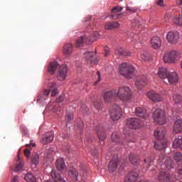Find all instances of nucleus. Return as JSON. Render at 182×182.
I'll return each mask as SVG.
<instances>
[{
	"instance_id": "obj_53",
	"label": "nucleus",
	"mask_w": 182,
	"mask_h": 182,
	"mask_svg": "<svg viewBox=\"0 0 182 182\" xmlns=\"http://www.w3.org/2000/svg\"><path fill=\"white\" fill-rule=\"evenodd\" d=\"M30 154H31V151L28 150V149H26L24 150V155L28 158V157H29Z\"/></svg>"
},
{
	"instance_id": "obj_20",
	"label": "nucleus",
	"mask_w": 182,
	"mask_h": 182,
	"mask_svg": "<svg viewBox=\"0 0 182 182\" xmlns=\"http://www.w3.org/2000/svg\"><path fill=\"white\" fill-rule=\"evenodd\" d=\"M95 132L97 134V136L100 141H105L106 139V134L105 133V131L103 130V127L101 125H98L95 127Z\"/></svg>"
},
{
	"instance_id": "obj_12",
	"label": "nucleus",
	"mask_w": 182,
	"mask_h": 182,
	"mask_svg": "<svg viewBox=\"0 0 182 182\" xmlns=\"http://www.w3.org/2000/svg\"><path fill=\"white\" fill-rule=\"evenodd\" d=\"M68 177L73 181H83L82 176H79V172L75 168H72L68 171Z\"/></svg>"
},
{
	"instance_id": "obj_59",
	"label": "nucleus",
	"mask_w": 182,
	"mask_h": 182,
	"mask_svg": "<svg viewBox=\"0 0 182 182\" xmlns=\"http://www.w3.org/2000/svg\"><path fill=\"white\" fill-rule=\"evenodd\" d=\"M92 141V139H88L87 137H86V139H85V143L87 144V142H90Z\"/></svg>"
},
{
	"instance_id": "obj_31",
	"label": "nucleus",
	"mask_w": 182,
	"mask_h": 182,
	"mask_svg": "<svg viewBox=\"0 0 182 182\" xmlns=\"http://www.w3.org/2000/svg\"><path fill=\"white\" fill-rule=\"evenodd\" d=\"M173 132L175 134H180L182 132V119H177L173 125Z\"/></svg>"
},
{
	"instance_id": "obj_8",
	"label": "nucleus",
	"mask_w": 182,
	"mask_h": 182,
	"mask_svg": "<svg viewBox=\"0 0 182 182\" xmlns=\"http://www.w3.org/2000/svg\"><path fill=\"white\" fill-rule=\"evenodd\" d=\"M84 58L87 60V65H98L99 60L97 59L96 54L93 52L87 51L84 53Z\"/></svg>"
},
{
	"instance_id": "obj_18",
	"label": "nucleus",
	"mask_w": 182,
	"mask_h": 182,
	"mask_svg": "<svg viewBox=\"0 0 182 182\" xmlns=\"http://www.w3.org/2000/svg\"><path fill=\"white\" fill-rule=\"evenodd\" d=\"M119 161L117 155H114L112 159H111L109 164L108 166L109 171L111 172H114L117 169L119 165Z\"/></svg>"
},
{
	"instance_id": "obj_44",
	"label": "nucleus",
	"mask_w": 182,
	"mask_h": 182,
	"mask_svg": "<svg viewBox=\"0 0 182 182\" xmlns=\"http://www.w3.org/2000/svg\"><path fill=\"white\" fill-rule=\"evenodd\" d=\"M141 58L144 61H149L151 60V57L147 52H144L142 54H141Z\"/></svg>"
},
{
	"instance_id": "obj_1",
	"label": "nucleus",
	"mask_w": 182,
	"mask_h": 182,
	"mask_svg": "<svg viewBox=\"0 0 182 182\" xmlns=\"http://www.w3.org/2000/svg\"><path fill=\"white\" fill-rule=\"evenodd\" d=\"M158 168L162 171H160L158 179L160 182H170L171 181V175L167 172V170H171L174 168V162L170 158L164 157V155H160L158 161Z\"/></svg>"
},
{
	"instance_id": "obj_16",
	"label": "nucleus",
	"mask_w": 182,
	"mask_h": 182,
	"mask_svg": "<svg viewBox=\"0 0 182 182\" xmlns=\"http://www.w3.org/2000/svg\"><path fill=\"white\" fill-rule=\"evenodd\" d=\"M122 11V7H120V6H116V7H114L112 10V15L111 18L114 20L121 18L123 15L121 14V11Z\"/></svg>"
},
{
	"instance_id": "obj_5",
	"label": "nucleus",
	"mask_w": 182,
	"mask_h": 182,
	"mask_svg": "<svg viewBox=\"0 0 182 182\" xmlns=\"http://www.w3.org/2000/svg\"><path fill=\"white\" fill-rule=\"evenodd\" d=\"M153 119L155 124L164 125L166 124V114L161 109H156L153 112Z\"/></svg>"
},
{
	"instance_id": "obj_56",
	"label": "nucleus",
	"mask_w": 182,
	"mask_h": 182,
	"mask_svg": "<svg viewBox=\"0 0 182 182\" xmlns=\"http://www.w3.org/2000/svg\"><path fill=\"white\" fill-rule=\"evenodd\" d=\"M19 178L17 176H15L11 179V182H18Z\"/></svg>"
},
{
	"instance_id": "obj_54",
	"label": "nucleus",
	"mask_w": 182,
	"mask_h": 182,
	"mask_svg": "<svg viewBox=\"0 0 182 182\" xmlns=\"http://www.w3.org/2000/svg\"><path fill=\"white\" fill-rule=\"evenodd\" d=\"M97 74L98 80L95 82V85H97V82H100L101 81V78H100V71H97Z\"/></svg>"
},
{
	"instance_id": "obj_47",
	"label": "nucleus",
	"mask_w": 182,
	"mask_h": 182,
	"mask_svg": "<svg viewBox=\"0 0 182 182\" xmlns=\"http://www.w3.org/2000/svg\"><path fill=\"white\" fill-rule=\"evenodd\" d=\"M74 117V114L73 112H67V114H65V120L67 122H70V120H73Z\"/></svg>"
},
{
	"instance_id": "obj_58",
	"label": "nucleus",
	"mask_w": 182,
	"mask_h": 182,
	"mask_svg": "<svg viewBox=\"0 0 182 182\" xmlns=\"http://www.w3.org/2000/svg\"><path fill=\"white\" fill-rule=\"evenodd\" d=\"M165 19L168 21L171 19V17H169V14H166Z\"/></svg>"
},
{
	"instance_id": "obj_62",
	"label": "nucleus",
	"mask_w": 182,
	"mask_h": 182,
	"mask_svg": "<svg viewBox=\"0 0 182 182\" xmlns=\"http://www.w3.org/2000/svg\"><path fill=\"white\" fill-rule=\"evenodd\" d=\"M122 144H124V142H122Z\"/></svg>"
},
{
	"instance_id": "obj_45",
	"label": "nucleus",
	"mask_w": 182,
	"mask_h": 182,
	"mask_svg": "<svg viewBox=\"0 0 182 182\" xmlns=\"http://www.w3.org/2000/svg\"><path fill=\"white\" fill-rule=\"evenodd\" d=\"M31 162L34 165L38 164V163H39V156H38V154H33V155H32Z\"/></svg>"
},
{
	"instance_id": "obj_11",
	"label": "nucleus",
	"mask_w": 182,
	"mask_h": 182,
	"mask_svg": "<svg viewBox=\"0 0 182 182\" xmlns=\"http://www.w3.org/2000/svg\"><path fill=\"white\" fill-rule=\"evenodd\" d=\"M116 97H117L116 90L108 91L103 95L105 103H110L113 102Z\"/></svg>"
},
{
	"instance_id": "obj_46",
	"label": "nucleus",
	"mask_w": 182,
	"mask_h": 182,
	"mask_svg": "<svg viewBox=\"0 0 182 182\" xmlns=\"http://www.w3.org/2000/svg\"><path fill=\"white\" fill-rule=\"evenodd\" d=\"M173 158L177 163L181 162L182 161V155L181 152H176L173 155Z\"/></svg>"
},
{
	"instance_id": "obj_24",
	"label": "nucleus",
	"mask_w": 182,
	"mask_h": 182,
	"mask_svg": "<svg viewBox=\"0 0 182 182\" xmlns=\"http://www.w3.org/2000/svg\"><path fill=\"white\" fill-rule=\"evenodd\" d=\"M100 33L97 31L93 32L90 36L87 34V38L85 39V43L87 45H90L93 41H96L100 38Z\"/></svg>"
},
{
	"instance_id": "obj_17",
	"label": "nucleus",
	"mask_w": 182,
	"mask_h": 182,
	"mask_svg": "<svg viewBox=\"0 0 182 182\" xmlns=\"http://www.w3.org/2000/svg\"><path fill=\"white\" fill-rule=\"evenodd\" d=\"M148 83V80L146 78L145 75H141L138 77L136 81V87L138 90H141L142 87L146 86Z\"/></svg>"
},
{
	"instance_id": "obj_34",
	"label": "nucleus",
	"mask_w": 182,
	"mask_h": 182,
	"mask_svg": "<svg viewBox=\"0 0 182 182\" xmlns=\"http://www.w3.org/2000/svg\"><path fill=\"white\" fill-rule=\"evenodd\" d=\"M114 53L116 55H118L120 57H129L130 56V54H131L130 52H127L122 48H117L114 51Z\"/></svg>"
},
{
	"instance_id": "obj_32",
	"label": "nucleus",
	"mask_w": 182,
	"mask_h": 182,
	"mask_svg": "<svg viewBox=\"0 0 182 182\" xmlns=\"http://www.w3.org/2000/svg\"><path fill=\"white\" fill-rule=\"evenodd\" d=\"M136 114L138 117H142V119H147V117H149V114L146 112V110L141 107L136 109Z\"/></svg>"
},
{
	"instance_id": "obj_51",
	"label": "nucleus",
	"mask_w": 182,
	"mask_h": 182,
	"mask_svg": "<svg viewBox=\"0 0 182 182\" xmlns=\"http://www.w3.org/2000/svg\"><path fill=\"white\" fill-rule=\"evenodd\" d=\"M127 11L131 13H136L137 11V9H135V7H127Z\"/></svg>"
},
{
	"instance_id": "obj_23",
	"label": "nucleus",
	"mask_w": 182,
	"mask_h": 182,
	"mask_svg": "<svg viewBox=\"0 0 182 182\" xmlns=\"http://www.w3.org/2000/svg\"><path fill=\"white\" fill-rule=\"evenodd\" d=\"M151 46L154 49L158 50L161 46V41L159 37L154 36L150 41Z\"/></svg>"
},
{
	"instance_id": "obj_27",
	"label": "nucleus",
	"mask_w": 182,
	"mask_h": 182,
	"mask_svg": "<svg viewBox=\"0 0 182 182\" xmlns=\"http://www.w3.org/2000/svg\"><path fill=\"white\" fill-rule=\"evenodd\" d=\"M73 53V46L71 43H67L63 47V55L65 57H70Z\"/></svg>"
},
{
	"instance_id": "obj_6",
	"label": "nucleus",
	"mask_w": 182,
	"mask_h": 182,
	"mask_svg": "<svg viewBox=\"0 0 182 182\" xmlns=\"http://www.w3.org/2000/svg\"><path fill=\"white\" fill-rule=\"evenodd\" d=\"M178 60H180V53L176 50L166 53L164 56V61L165 63H176Z\"/></svg>"
},
{
	"instance_id": "obj_7",
	"label": "nucleus",
	"mask_w": 182,
	"mask_h": 182,
	"mask_svg": "<svg viewBox=\"0 0 182 182\" xmlns=\"http://www.w3.org/2000/svg\"><path fill=\"white\" fill-rule=\"evenodd\" d=\"M144 125V121L139 118H129L127 120V127L131 129H136Z\"/></svg>"
},
{
	"instance_id": "obj_30",
	"label": "nucleus",
	"mask_w": 182,
	"mask_h": 182,
	"mask_svg": "<svg viewBox=\"0 0 182 182\" xmlns=\"http://www.w3.org/2000/svg\"><path fill=\"white\" fill-rule=\"evenodd\" d=\"M87 38H88L87 33L80 36L79 38L75 41L76 48H80L81 46H83L85 42L86 43V39Z\"/></svg>"
},
{
	"instance_id": "obj_25",
	"label": "nucleus",
	"mask_w": 182,
	"mask_h": 182,
	"mask_svg": "<svg viewBox=\"0 0 182 182\" xmlns=\"http://www.w3.org/2000/svg\"><path fill=\"white\" fill-rule=\"evenodd\" d=\"M172 101L178 108H182V97L180 94H173L172 96Z\"/></svg>"
},
{
	"instance_id": "obj_42",
	"label": "nucleus",
	"mask_w": 182,
	"mask_h": 182,
	"mask_svg": "<svg viewBox=\"0 0 182 182\" xmlns=\"http://www.w3.org/2000/svg\"><path fill=\"white\" fill-rule=\"evenodd\" d=\"M24 179L28 182H36L35 176L31 173H28L25 175Z\"/></svg>"
},
{
	"instance_id": "obj_35",
	"label": "nucleus",
	"mask_w": 182,
	"mask_h": 182,
	"mask_svg": "<svg viewBox=\"0 0 182 182\" xmlns=\"http://www.w3.org/2000/svg\"><path fill=\"white\" fill-rule=\"evenodd\" d=\"M52 178L54 180L55 182H65L64 178L55 171H52L50 174Z\"/></svg>"
},
{
	"instance_id": "obj_40",
	"label": "nucleus",
	"mask_w": 182,
	"mask_h": 182,
	"mask_svg": "<svg viewBox=\"0 0 182 182\" xmlns=\"http://www.w3.org/2000/svg\"><path fill=\"white\" fill-rule=\"evenodd\" d=\"M17 163L18 164L14 168V171L16 172L22 171L24 164H23V162L21 161V159H20L19 156L18 157Z\"/></svg>"
},
{
	"instance_id": "obj_48",
	"label": "nucleus",
	"mask_w": 182,
	"mask_h": 182,
	"mask_svg": "<svg viewBox=\"0 0 182 182\" xmlns=\"http://www.w3.org/2000/svg\"><path fill=\"white\" fill-rule=\"evenodd\" d=\"M77 128L80 129V130H82L83 129V127H84V124H83V122L80 119H78L77 120Z\"/></svg>"
},
{
	"instance_id": "obj_39",
	"label": "nucleus",
	"mask_w": 182,
	"mask_h": 182,
	"mask_svg": "<svg viewBox=\"0 0 182 182\" xmlns=\"http://www.w3.org/2000/svg\"><path fill=\"white\" fill-rule=\"evenodd\" d=\"M129 160H130L131 163L134 165L140 164L139 158H137L136 155H134V154H131L129 155Z\"/></svg>"
},
{
	"instance_id": "obj_26",
	"label": "nucleus",
	"mask_w": 182,
	"mask_h": 182,
	"mask_svg": "<svg viewBox=\"0 0 182 182\" xmlns=\"http://www.w3.org/2000/svg\"><path fill=\"white\" fill-rule=\"evenodd\" d=\"M53 138H54L53 132H47L46 134V136L44 137H43L41 142L44 145L47 144H50L53 141Z\"/></svg>"
},
{
	"instance_id": "obj_29",
	"label": "nucleus",
	"mask_w": 182,
	"mask_h": 182,
	"mask_svg": "<svg viewBox=\"0 0 182 182\" xmlns=\"http://www.w3.org/2000/svg\"><path fill=\"white\" fill-rule=\"evenodd\" d=\"M55 166L57 169L62 173L66 171V166H65L64 159H57Z\"/></svg>"
},
{
	"instance_id": "obj_3",
	"label": "nucleus",
	"mask_w": 182,
	"mask_h": 182,
	"mask_svg": "<svg viewBox=\"0 0 182 182\" xmlns=\"http://www.w3.org/2000/svg\"><path fill=\"white\" fill-rule=\"evenodd\" d=\"M49 90H44L40 93L37 97V102H42L44 100H47L48 96L51 92V96L55 97L58 94V91L56 87V82H51L49 84Z\"/></svg>"
},
{
	"instance_id": "obj_28",
	"label": "nucleus",
	"mask_w": 182,
	"mask_h": 182,
	"mask_svg": "<svg viewBox=\"0 0 182 182\" xmlns=\"http://www.w3.org/2000/svg\"><path fill=\"white\" fill-rule=\"evenodd\" d=\"M147 97L153 102H160L161 100V95L156 93L154 91L149 92L147 93Z\"/></svg>"
},
{
	"instance_id": "obj_36",
	"label": "nucleus",
	"mask_w": 182,
	"mask_h": 182,
	"mask_svg": "<svg viewBox=\"0 0 182 182\" xmlns=\"http://www.w3.org/2000/svg\"><path fill=\"white\" fill-rule=\"evenodd\" d=\"M168 146V142L166 141H156L154 143V148L156 150H164Z\"/></svg>"
},
{
	"instance_id": "obj_13",
	"label": "nucleus",
	"mask_w": 182,
	"mask_h": 182,
	"mask_svg": "<svg viewBox=\"0 0 182 182\" xmlns=\"http://www.w3.org/2000/svg\"><path fill=\"white\" fill-rule=\"evenodd\" d=\"M180 36L178 32H168L166 35V39L169 43H177Z\"/></svg>"
},
{
	"instance_id": "obj_14",
	"label": "nucleus",
	"mask_w": 182,
	"mask_h": 182,
	"mask_svg": "<svg viewBox=\"0 0 182 182\" xmlns=\"http://www.w3.org/2000/svg\"><path fill=\"white\" fill-rule=\"evenodd\" d=\"M166 130L161 127H158L154 132V138L157 140H162L165 138Z\"/></svg>"
},
{
	"instance_id": "obj_49",
	"label": "nucleus",
	"mask_w": 182,
	"mask_h": 182,
	"mask_svg": "<svg viewBox=\"0 0 182 182\" xmlns=\"http://www.w3.org/2000/svg\"><path fill=\"white\" fill-rule=\"evenodd\" d=\"M110 54L109 48L107 46L104 48V55L105 57H108Z\"/></svg>"
},
{
	"instance_id": "obj_37",
	"label": "nucleus",
	"mask_w": 182,
	"mask_h": 182,
	"mask_svg": "<svg viewBox=\"0 0 182 182\" xmlns=\"http://www.w3.org/2000/svg\"><path fill=\"white\" fill-rule=\"evenodd\" d=\"M59 64L58 62H52L49 64L48 71L50 75H54Z\"/></svg>"
},
{
	"instance_id": "obj_43",
	"label": "nucleus",
	"mask_w": 182,
	"mask_h": 182,
	"mask_svg": "<svg viewBox=\"0 0 182 182\" xmlns=\"http://www.w3.org/2000/svg\"><path fill=\"white\" fill-rule=\"evenodd\" d=\"M112 141L114 143H119L121 140L119 139V134L117 132H113L111 136Z\"/></svg>"
},
{
	"instance_id": "obj_50",
	"label": "nucleus",
	"mask_w": 182,
	"mask_h": 182,
	"mask_svg": "<svg viewBox=\"0 0 182 182\" xmlns=\"http://www.w3.org/2000/svg\"><path fill=\"white\" fill-rule=\"evenodd\" d=\"M132 26L133 27H140V22L137 19H134L132 21Z\"/></svg>"
},
{
	"instance_id": "obj_57",
	"label": "nucleus",
	"mask_w": 182,
	"mask_h": 182,
	"mask_svg": "<svg viewBox=\"0 0 182 182\" xmlns=\"http://www.w3.org/2000/svg\"><path fill=\"white\" fill-rule=\"evenodd\" d=\"M176 4L178 6H182V0H176Z\"/></svg>"
},
{
	"instance_id": "obj_10",
	"label": "nucleus",
	"mask_w": 182,
	"mask_h": 182,
	"mask_svg": "<svg viewBox=\"0 0 182 182\" xmlns=\"http://www.w3.org/2000/svg\"><path fill=\"white\" fill-rule=\"evenodd\" d=\"M68 75V66L65 64H63L59 67L57 73L58 79L60 81H63L66 79Z\"/></svg>"
},
{
	"instance_id": "obj_60",
	"label": "nucleus",
	"mask_w": 182,
	"mask_h": 182,
	"mask_svg": "<svg viewBox=\"0 0 182 182\" xmlns=\"http://www.w3.org/2000/svg\"><path fill=\"white\" fill-rule=\"evenodd\" d=\"M178 173L180 174V175H182V166L181 167H178Z\"/></svg>"
},
{
	"instance_id": "obj_52",
	"label": "nucleus",
	"mask_w": 182,
	"mask_h": 182,
	"mask_svg": "<svg viewBox=\"0 0 182 182\" xmlns=\"http://www.w3.org/2000/svg\"><path fill=\"white\" fill-rule=\"evenodd\" d=\"M156 4L159 6H164V0H156Z\"/></svg>"
},
{
	"instance_id": "obj_33",
	"label": "nucleus",
	"mask_w": 182,
	"mask_h": 182,
	"mask_svg": "<svg viewBox=\"0 0 182 182\" xmlns=\"http://www.w3.org/2000/svg\"><path fill=\"white\" fill-rule=\"evenodd\" d=\"M173 148L182 150V136H178L175 138L172 144Z\"/></svg>"
},
{
	"instance_id": "obj_4",
	"label": "nucleus",
	"mask_w": 182,
	"mask_h": 182,
	"mask_svg": "<svg viewBox=\"0 0 182 182\" xmlns=\"http://www.w3.org/2000/svg\"><path fill=\"white\" fill-rule=\"evenodd\" d=\"M117 97L124 102L132 101L133 97L131 90L127 87H120L119 90H116Z\"/></svg>"
},
{
	"instance_id": "obj_61",
	"label": "nucleus",
	"mask_w": 182,
	"mask_h": 182,
	"mask_svg": "<svg viewBox=\"0 0 182 182\" xmlns=\"http://www.w3.org/2000/svg\"><path fill=\"white\" fill-rule=\"evenodd\" d=\"M46 182H51V181H47Z\"/></svg>"
},
{
	"instance_id": "obj_22",
	"label": "nucleus",
	"mask_w": 182,
	"mask_h": 182,
	"mask_svg": "<svg viewBox=\"0 0 182 182\" xmlns=\"http://www.w3.org/2000/svg\"><path fill=\"white\" fill-rule=\"evenodd\" d=\"M154 158H151V156L144 159V161L142 162V168H144V171H147L149 168L154 165Z\"/></svg>"
},
{
	"instance_id": "obj_21",
	"label": "nucleus",
	"mask_w": 182,
	"mask_h": 182,
	"mask_svg": "<svg viewBox=\"0 0 182 182\" xmlns=\"http://www.w3.org/2000/svg\"><path fill=\"white\" fill-rule=\"evenodd\" d=\"M139 174L136 172L129 173L126 177L124 182H136L138 179ZM137 182H149L148 181H141Z\"/></svg>"
},
{
	"instance_id": "obj_2",
	"label": "nucleus",
	"mask_w": 182,
	"mask_h": 182,
	"mask_svg": "<svg viewBox=\"0 0 182 182\" xmlns=\"http://www.w3.org/2000/svg\"><path fill=\"white\" fill-rule=\"evenodd\" d=\"M120 75L127 79H132L136 75V69L130 63H123L119 66Z\"/></svg>"
},
{
	"instance_id": "obj_9",
	"label": "nucleus",
	"mask_w": 182,
	"mask_h": 182,
	"mask_svg": "<svg viewBox=\"0 0 182 182\" xmlns=\"http://www.w3.org/2000/svg\"><path fill=\"white\" fill-rule=\"evenodd\" d=\"M110 112V117L113 122H115V120H119L122 116V109L121 108L115 105L112 107V108L109 110Z\"/></svg>"
},
{
	"instance_id": "obj_38",
	"label": "nucleus",
	"mask_w": 182,
	"mask_h": 182,
	"mask_svg": "<svg viewBox=\"0 0 182 182\" xmlns=\"http://www.w3.org/2000/svg\"><path fill=\"white\" fill-rule=\"evenodd\" d=\"M103 108V102L99 100L94 102V108L92 111L94 113L97 114Z\"/></svg>"
},
{
	"instance_id": "obj_15",
	"label": "nucleus",
	"mask_w": 182,
	"mask_h": 182,
	"mask_svg": "<svg viewBox=\"0 0 182 182\" xmlns=\"http://www.w3.org/2000/svg\"><path fill=\"white\" fill-rule=\"evenodd\" d=\"M165 81L168 82L171 85L177 84V82H178V75H177V73L176 72L168 73Z\"/></svg>"
},
{
	"instance_id": "obj_41",
	"label": "nucleus",
	"mask_w": 182,
	"mask_h": 182,
	"mask_svg": "<svg viewBox=\"0 0 182 182\" xmlns=\"http://www.w3.org/2000/svg\"><path fill=\"white\" fill-rule=\"evenodd\" d=\"M119 26L117 22L108 23L105 25V28L106 30H112L117 28Z\"/></svg>"
},
{
	"instance_id": "obj_19",
	"label": "nucleus",
	"mask_w": 182,
	"mask_h": 182,
	"mask_svg": "<svg viewBox=\"0 0 182 182\" xmlns=\"http://www.w3.org/2000/svg\"><path fill=\"white\" fill-rule=\"evenodd\" d=\"M169 74V72L168 71L166 68H159L157 72V75L159 77L164 80V82L165 83H167L166 79Z\"/></svg>"
},
{
	"instance_id": "obj_55",
	"label": "nucleus",
	"mask_w": 182,
	"mask_h": 182,
	"mask_svg": "<svg viewBox=\"0 0 182 182\" xmlns=\"http://www.w3.org/2000/svg\"><path fill=\"white\" fill-rule=\"evenodd\" d=\"M33 141H31L30 144H26V147H35L36 146V144L35 143H33Z\"/></svg>"
}]
</instances>
